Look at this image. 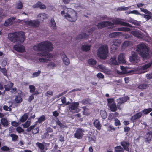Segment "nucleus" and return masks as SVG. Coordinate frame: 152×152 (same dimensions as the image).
<instances>
[{
    "mask_svg": "<svg viewBox=\"0 0 152 152\" xmlns=\"http://www.w3.org/2000/svg\"><path fill=\"white\" fill-rule=\"evenodd\" d=\"M35 51H41L39 56L44 57L47 56L48 58H51L53 55L49 52L52 51L53 49V45L52 43L48 41H43L38 44L34 45L33 47Z\"/></svg>",
    "mask_w": 152,
    "mask_h": 152,
    "instance_id": "f257e3e1",
    "label": "nucleus"
},
{
    "mask_svg": "<svg viewBox=\"0 0 152 152\" xmlns=\"http://www.w3.org/2000/svg\"><path fill=\"white\" fill-rule=\"evenodd\" d=\"M113 22V23H112L111 22L109 21H103L99 23L96 25V26L99 29H101L104 27L112 26L114 24H119L124 26L132 27V25L126 22L122 21L120 19L114 20Z\"/></svg>",
    "mask_w": 152,
    "mask_h": 152,
    "instance_id": "f03ea898",
    "label": "nucleus"
},
{
    "mask_svg": "<svg viewBox=\"0 0 152 152\" xmlns=\"http://www.w3.org/2000/svg\"><path fill=\"white\" fill-rule=\"evenodd\" d=\"M9 40L14 43H23L25 39V33L23 31H16L8 34Z\"/></svg>",
    "mask_w": 152,
    "mask_h": 152,
    "instance_id": "7ed1b4c3",
    "label": "nucleus"
},
{
    "mask_svg": "<svg viewBox=\"0 0 152 152\" xmlns=\"http://www.w3.org/2000/svg\"><path fill=\"white\" fill-rule=\"evenodd\" d=\"M136 51L143 59H146L149 55V48L144 43H141L137 46Z\"/></svg>",
    "mask_w": 152,
    "mask_h": 152,
    "instance_id": "20e7f679",
    "label": "nucleus"
},
{
    "mask_svg": "<svg viewBox=\"0 0 152 152\" xmlns=\"http://www.w3.org/2000/svg\"><path fill=\"white\" fill-rule=\"evenodd\" d=\"M108 53V48L107 45L101 46L98 49L97 55L101 59H105L107 57Z\"/></svg>",
    "mask_w": 152,
    "mask_h": 152,
    "instance_id": "39448f33",
    "label": "nucleus"
},
{
    "mask_svg": "<svg viewBox=\"0 0 152 152\" xmlns=\"http://www.w3.org/2000/svg\"><path fill=\"white\" fill-rule=\"evenodd\" d=\"M65 17L69 21L71 22H75L77 19V14L75 12L72 11L69 13H66Z\"/></svg>",
    "mask_w": 152,
    "mask_h": 152,
    "instance_id": "423d86ee",
    "label": "nucleus"
},
{
    "mask_svg": "<svg viewBox=\"0 0 152 152\" xmlns=\"http://www.w3.org/2000/svg\"><path fill=\"white\" fill-rule=\"evenodd\" d=\"M94 30V28H92L88 31V34H87L86 33H82L76 37V39L79 40L87 38L90 35V33H93Z\"/></svg>",
    "mask_w": 152,
    "mask_h": 152,
    "instance_id": "0eeeda50",
    "label": "nucleus"
},
{
    "mask_svg": "<svg viewBox=\"0 0 152 152\" xmlns=\"http://www.w3.org/2000/svg\"><path fill=\"white\" fill-rule=\"evenodd\" d=\"M25 23L26 25L34 28L38 27L40 25V21L37 19L26 21Z\"/></svg>",
    "mask_w": 152,
    "mask_h": 152,
    "instance_id": "6e6552de",
    "label": "nucleus"
},
{
    "mask_svg": "<svg viewBox=\"0 0 152 152\" xmlns=\"http://www.w3.org/2000/svg\"><path fill=\"white\" fill-rule=\"evenodd\" d=\"M140 9L142 12L145 13V14H141V15L145 18L147 20H148L152 18V14L150 11L144 9L143 7L140 8Z\"/></svg>",
    "mask_w": 152,
    "mask_h": 152,
    "instance_id": "1a4fd4ad",
    "label": "nucleus"
},
{
    "mask_svg": "<svg viewBox=\"0 0 152 152\" xmlns=\"http://www.w3.org/2000/svg\"><path fill=\"white\" fill-rule=\"evenodd\" d=\"M84 130L81 128H78L74 134V137L78 139H81L84 135Z\"/></svg>",
    "mask_w": 152,
    "mask_h": 152,
    "instance_id": "9d476101",
    "label": "nucleus"
},
{
    "mask_svg": "<svg viewBox=\"0 0 152 152\" xmlns=\"http://www.w3.org/2000/svg\"><path fill=\"white\" fill-rule=\"evenodd\" d=\"M129 60L131 62L137 63L140 61V57H138L135 52H132V55L129 57Z\"/></svg>",
    "mask_w": 152,
    "mask_h": 152,
    "instance_id": "9b49d317",
    "label": "nucleus"
},
{
    "mask_svg": "<svg viewBox=\"0 0 152 152\" xmlns=\"http://www.w3.org/2000/svg\"><path fill=\"white\" fill-rule=\"evenodd\" d=\"M145 142L149 143L152 140V131L147 132L144 136Z\"/></svg>",
    "mask_w": 152,
    "mask_h": 152,
    "instance_id": "f8f14e48",
    "label": "nucleus"
},
{
    "mask_svg": "<svg viewBox=\"0 0 152 152\" xmlns=\"http://www.w3.org/2000/svg\"><path fill=\"white\" fill-rule=\"evenodd\" d=\"M13 49L16 51L20 53H23L25 51V47L22 45H15L13 46Z\"/></svg>",
    "mask_w": 152,
    "mask_h": 152,
    "instance_id": "ddd939ff",
    "label": "nucleus"
},
{
    "mask_svg": "<svg viewBox=\"0 0 152 152\" xmlns=\"http://www.w3.org/2000/svg\"><path fill=\"white\" fill-rule=\"evenodd\" d=\"M15 19V17H11L7 20L4 23V26L8 27L10 25H12L15 23L14 20Z\"/></svg>",
    "mask_w": 152,
    "mask_h": 152,
    "instance_id": "4468645a",
    "label": "nucleus"
},
{
    "mask_svg": "<svg viewBox=\"0 0 152 152\" xmlns=\"http://www.w3.org/2000/svg\"><path fill=\"white\" fill-rule=\"evenodd\" d=\"M129 99V98L128 96L120 98L117 104L118 108V109H120L121 104L126 102Z\"/></svg>",
    "mask_w": 152,
    "mask_h": 152,
    "instance_id": "2eb2a0df",
    "label": "nucleus"
},
{
    "mask_svg": "<svg viewBox=\"0 0 152 152\" xmlns=\"http://www.w3.org/2000/svg\"><path fill=\"white\" fill-rule=\"evenodd\" d=\"M121 145L124 149V150L129 152V147L130 145V143L129 141H122L121 142Z\"/></svg>",
    "mask_w": 152,
    "mask_h": 152,
    "instance_id": "dca6fc26",
    "label": "nucleus"
},
{
    "mask_svg": "<svg viewBox=\"0 0 152 152\" xmlns=\"http://www.w3.org/2000/svg\"><path fill=\"white\" fill-rule=\"evenodd\" d=\"M48 15L45 13H40L37 15V19L39 21L43 22L45 20L48 18Z\"/></svg>",
    "mask_w": 152,
    "mask_h": 152,
    "instance_id": "f3484780",
    "label": "nucleus"
},
{
    "mask_svg": "<svg viewBox=\"0 0 152 152\" xmlns=\"http://www.w3.org/2000/svg\"><path fill=\"white\" fill-rule=\"evenodd\" d=\"M48 26L53 30L56 29V25L55 21L53 18H52L50 22L48 23Z\"/></svg>",
    "mask_w": 152,
    "mask_h": 152,
    "instance_id": "a211bd4d",
    "label": "nucleus"
},
{
    "mask_svg": "<svg viewBox=\"0 0 152 152\" xmlns=\"http://www.w3.org/2000/svg\"><path fill=\"white\" fill-rule=\"evenodd\" d=\"M62 58L64 63L66 65H68L70 64L69 59L68 58L66 54L64 53H61L60 54Z\"/></svg>",
    "mask_w": 152,
    "mask_h": 152,
    "instance_id": "6ab92c4d",
    "label": "nucleus"
},
{
    "mask_svg": "<svg viewBox=\"0 0 152 152\" xmlns=\"http://www.w3.org/2000/svg\"><path fill=\"white\" fill-rule=\"evenodd\" d=\"M14 85L13 83L9 81L7 82V84L4 85L5 90L4 92L10 91Z\"/></svg>",
    "mask_w": 152,
    "mask_h": 152,
    "instance_id": "aec40b11",
    "label": "nucleus"
},
{
    "mask_svg": "<svg viewBox=\"0 0 152 152\" xmlns=\"http://www.w3.org/2000/svg\"><path fill=\"white\" fill-rule=\"evenodd\" d=\"M93 124L94 126L98 130H101L102 125L99 120L95 119L94 121Z\"/></svg>",
    "mask_w": 152,
    "mask_h": 152,
    "instance_id": "412c9836",
    "label": "nucleus"
},
{
    "mask_svg": "<svg viewBox=\"0 0 152 152\" xmlns=\"http://www.w3.org/2000/svg\"><path fill=\"white\" fill-rule=\"evenodd\" d=\"M141 112H139L136 113L132 116L131 118V120L133 122H134L136 120L140 118L142 116Z\"/></svg>",
    "mask_w": 152,
    "mask_h": 152,
    "instance_id": "4be33fe9",
    "label": "nucleus"
},
{
    "mask_svg": "<svg viewBox=\"0 0 152 152\" xmlns=\"http://www.w3.org/2000/svg\"><path fill=\"white\" fill-rule=\"evenodd\" d=\"M79 103L78 102H72L70 106L69 107V109L70 111L73 110H75L78 107Z\"/></svg>",
    "mask_w": 152,
    "mask_h": 152,
    "instance_id": "5701e85b",
    "label": "nucleus"
},
{
    "mask_svg": "<svg viewBox=\"0 0 152 152\" xmlns=\"http://www.w3.org/2000/svg\"><path fill=\"white\" fill-rule=\"evenodd\" d=\"M132 45V42L129 41H126L124 42L121 46V49H125L130 45Z\"/></svg>",
    "mask_w": 152,
    "mask_h": 152,
    "instance_id": "b1692460",
    "label": "nucleus"
},
{
    "mask_svg": "<svg viewBox=\"0 0 152 152\" xmlns=\"http://www.w3.org/2000/svg\"><path fill=\"white\" fill-rule=\"evenodd\" d=\"M124 53H121L118 57V60L119 64L121 63H126L125 60L124 58Z\"/></svg>",
    "mask_w": 152,
    "mask_h": 152,
    "instance_id": "393cba45",
    "label": "nucleus"
},
{
    "mask_svg": "<svg viewBox=\"0 0 152 152\" xmlns=\"http://www.w3.org/2000/svg\"><path fill=\"white\" fill-rule=\"evenodd\" d=\"M110 63L113 65H117L119 64L118 62L116 60V56H114L110 59Z\"/></svg>",
    "mask_w": 152,
    "mask_h": 152,
    "instance_id": "a878e982",
    "label": "nucleus"
},
{
    "mask_svg": "<svg viewBox=\"0 0 152 152\" xmlns=\"http://www.w3.org/2000/svg\"><path fill=\"white\" fill-rule=\"evenodd\" d=\"M129 22L134 25L137 26H140L141 24V22L135 20L132 18H130L129 20Z\"/></svg>",
    "mask_w": 152,
    "mask_h": 152,
    "instance_id": "bb28decb",
    "label": "nucleus"
},
{
    "mask_svg": "<svg viewBox=\"0 0 152 152\" xmlns=\"http://www.w3.org/2000/svg\"><path fill=\"white\" fill-rule=\"evenodd\" d=\"M121 34V33L119 32H115L110 33L109 34V37L110 38H115Z\"/></svg>",
    "mask_w": 152,
    "mask_h": 152,
    "instance_id": "cd10ccee",
    "label": "nucleus"
},
{
    "mask_svg": "<svg viewBox=\"0 0 152 152\" xmlns=\"http://www.w3.org/2000/svg\"><path fill=\"white\" fill-rule=\"evenodd\" d=\"M36 144L40 149L41 152H45V151L44 150L45 146L41 142H37L36 143Z\"/></svg>",
    "mask_w": 152,
    "mask_h": 152,
    "instance_id": "c85d7f7f",
    "label": "nucleus"
},
{
    "mask_svg": "<svg viewBox=\"0 0 152 152\" xmlns=\"http://www.w3.org/2000/svg\"><path fill=\"white\" fill-rule=\"evenodd\" d=\"M90 48L91 46L87 44L82 45L81 47V49L83 51L88 52L90 50Z\"/></svg>",
    "mask_w": 152,
    "mask_h": 152,
    "instance_id": "c756f323",
    "label": "nucleus"
},
{
    "mask_svg": "<svg viewBox=\"0 0 152 152\" xmlns=\"http://www.w3.org/2000/svg\"><path fill=\"white\" fill-rule=\"evenodd\" d=\"M116 30L119 31L128 32L131 31V29L128 27H119Z\"/></svg>",
    "mask_w": 152,
    "mask_h": 152,
    "instance_id": "7c9ffc66",
    "label": "nucleus"
},
{
    "mask_svg": "<svg viewBox=\"0 0 152 152\" xmlns=\"http://www.w3.org/2000/svg\"><path fill=\"white\" fill-rule=\"evenodd\" d=\"M152 64V62H151L148 64H145L142 66L141 67L140 69L142 70H146L150 67L151 66Z\"/></svg>",
    "mask_w": 152,
    "mask_h": 152,
    "instance_id": "2f4dec72",
    "label": "nucleus"
},
{
    "mask_svg": "<svg viewBox=\"0 0 152 152\" xmlns=\"http://www.w3.org/2000/svg\"><path fill=\"white\" fill-rule=\"evenodd\" d=\"M110 108L112 111L115 112L117 110L118 107L115 103H113L110 105Z\"/></svg>",
    "mask_w": 152,
    "mask_h": 152,
    "instance_id": "473e14b6",
    "label": "nucleus"
},
{
    "mask_svg": "<svg viewBox=\"0 0 152 152\" xmlns=\"http://www.w3.org/2000/svg\"><path fill=\"white\" fill-rule=\"evenodd\" d=\"M130 33L135 37L137 38H140L141 36L140 33L136 31H132Z\"/></svg>",
    "mask_w": 152,
    "mask_h": 152,
    "instance_id": "72a5a7b5",
    "label": "nucleus"
},
{
    "mask_svg": "<svg viewBox=\"0 0 152 152\" xmlns=\"http://www.w3.org/2000/svg\"><path fill=\"white\" fill-rule=\"evenodd\" d=\"M1 122L2 124L4 127L7 126L8 125V121L6 118H2L1 120Z\"/></svg>",
    "mask_w": 152,
    "mask_h": 152,
    "instance_id": "f704fd0d",
    "label": "nucleus"
},
{
    "mask_svg": "<svg viewBox=\"0 0 152 152\" xmlns=\"http://www.w3.org/2000/svg\"><path fill=\"white\" fill-rule=\"evenodd\" d=\"M15 100L16 103L20 104L22 101V99L20 96L17 95L15 96Z\"/></svg>",
    "mask_w": 152,
    "mask_h": 152,
    "instance_id": "c9c22d12",
    "label": "nucleus"
},
{
    "mask_svg": "<svg viewBox=\"0 0 152 152\" xmlns=\"http://www.w3.org/2000/svg\"><path fill=\"white\" fill-rule=\"evenodd\" d=\"M100 114L103 119H105L107 117V114L104 110H101L100 111Z\"/></svg>",
    "mask_w": 152,
    "mask_h": 152,
    "instance_id": "e433bc0d",
    "label": "nucleus"
},
{
    "mask_svg": "<svg viewBox=\"0 0 152 152\" xmlns=\"http://www.w3.org/2000/svg\"><path fill=\"white\" fill-rule=\"evenodd\" d=\"M114 149L115 152H124V151L123 148L121 146L115 147Z\"/></svg>",
    "mask_w": 152,
    "mask_h": 152,
    "instance_id": "4c0bfd02",
    "label": "nucleus"
},
{
    "mask_svg": "<svg viewBox=\"0 0 152 152\" xmlns=\"http://www.w3.org/2000/svg\"><path fill=\"white\" fill-rule=\"evenodd\" d=\"M39 92L38 91H37L35 93H32L31 95L29 98L28 99V101L29 102H31L34 99V95H37L38 94H39Z\"/></svg>",
    "mask_w": 152,
    "mask_h": 152,
    "instance_id": "58836bf2",
    "label": "nucleus"
},
{
    "mask_svg": "<svg viewBox=\"0 0 152 152\" xmlns=\"http://www.w3.org/2000/svg\"><path fill=\"white\" fill-rule=\"evenodd\" d=\"M88 62L91 65H95L96 64L97 61L93 58H91L88 60Z\"/></svg>",
    "mask_w": 152,
    "mask_h": 152,
    "instance_id": "ea45409f",
    "label": "nucleus"
},
{
    "mask_svg": "<svg viewBox=\"0 0 152 152\" xmlns=\"http://www.w3.org/2000/svg\"><path fill=\"white\" fill-rule=\"evenodd\" d=\"M148 87V85L146 83H142L139 85L138 88L140 89H145Z\"/></svg>",
    "mask_w": 152,
    "mask_h": 152,
    "instance_id": "a19ab883",
    "label": "nucleus"
},
{
    "mask_svg": "<svg viewBox=\"0 0 152 152\" xmlns=\"http://www.w3.org/2000/svg\"><path fill=\"white\" fill-rule=\"evenodd\" d=\"M29 89H30V92L32 94L35 93L37 91L36 90L35 86L33 85H30L29 86Z\"/></svg>",
    "mask_w": 152,
    "mask_h": 152,
    "instance_id": "79ce46f5",
    "label": "nucleus"
},
{
    "mask_svg": "<svg viewBox=\"0 0 152 152\" xmlns=\"http://www.w3.org/2000/svg\"><path fill=\"white\" fill-rule=\"evenodd\" d=\"M152 111V108H148V109H145L142 110V112L143 114L145 115H147L150 112Z\"/></svg>",
    "mask_w": 152,
    "mask_h": 152,
    "instance_id": "37998d69",
    "label": "nucleus"
},
{
    "mask_svg": "<svg viewBox=\"0 0 152 152\" xmlns=\"http://www.w3.org/2000/svg\"><path fill=\"white\" fill-rule=\"evenodd\" d=\"M113 45L118 47L120 46L121 43V40L118 39L114 40L113 42Z\"/></svg>",
    "mask_w": 152,
    "mask_h": 152,
    "instance_id": "c03bdc74",
    "label": "nucleus"
},
{
    "mask_svg": "<svg viewBox=\"0 0 152 152\" xmlns=\"http://www.w3.org/2000/svg\"><path fill=\"white\" fill-rule=\"evenodd\" d=\"M56 66L55 64L53 62H51L49 63L47 66V67L49 69H53Z\"/></svg>",
    "mask_w": 152,
    "mask_h": 152,
    "instance_id": "a18cd8bd",
    "label": "nucleus"
},
{
    "mask_svg": "<svg viewBox=\"0 0 152 152\" xmlns=\"http://www.w3.org/2000/svg\"><path fill=\"white\" fill-rule=\"evenodd\" d=\"M28 117V115L27 114H24L21 117L20 119V121L22 122H23L27 119Z\"/></svg>",
    "mask_w": 152,
    "mask_h": 152,
    "instance_id": "49530a36",
    "label": "nucleus"
},
{
    "mask_svg": "<svg viewBox=\"0 0 152 152\" xmlns=\"http://www.w3.org/2000/svg\"><path fill=\"white\" fill-rule=\"evenodd\" d=\"M90 99L89 98H86L83 99L82 101V103L84 105L88 104H90Z\"/></svg>",
    "mask_w": 152,
    "mask_h": 152,
    "instance_id": "de8ad7c7",
    "label": "nucleus"
},
{
    "mask_svg": "<svg viewBox=\"0 0 152 152\" xmlns=\"http://www.w3.org/2000/svg\"><path fill=\"white\" fill-rule=\"evenodd\" d=\"M10 136L12 138V140L14 141H16L18 139V136L14 134H12L10 135Z\"/></svg>",
    "mask_w": 152,
    "mask_h": 152,
    "instance_id": "09e8293b",
    "label": "nucleus"
},
{
    "mask_svg": "<svg viewBox=\"0 0 152 152\" xmlns=\"http://www.w3.org/2000/svg\"><path fill=\"white\" fill-rule=\"evenodd\" d=\"M56 123L60 127L61 129L66 127V126L61 123L59 120H58L56 121Z\"/></svg>",
    "mask_w": 152,
    "mask_h": 152,
    "instance_id": "8fccbe9b",
    "label": "nucleus"
},
{
    "mask_svg": "<svg viewBox=\"0 0 152 152\" xmlns=\"http://www.w3.org/2000/svg\"><path fill=\"white\" fill-rule=\"evenodd\" d=\"M0 71H1L3 75L6 76L7 77L8 75L7 73V71L5 68H1L0 66Z\"/></svg>",
    "mask_w": 152,
    "mask_h": 152,
    "instance_id": "3c124183",
    "label": "nucleus"
},
{
    "mask_svg": "<svg viewBox=\"0 0 152 152\" xmlns=\"http://www.w3.org/2000/svg\"><path fill=\"white\" fill-rule=\"evenodd\" d=\"M127 14H129L130 13L134 14L136 15H141V14L139 13L138 11L137 10H134L133 11H129V12H127Z\"/></svg>",
    "mask_w": 152,
    "mask_h": 152,
    "instance_id": "603ef678",
    "label": "nucleus"
},
{
    "mask_svg": "<svg viewBox=\"0 0 152 152\" xmlns=\"http://www.w3.org/2000/svg\"><path fill=\"white\" fill-rule=\"evenodd\" d=\"M1 149L2 151L6 152H10L9 148L6 146H4L1 148Z\"/></svg>",
    "mask_w": 152,
    "mask_h": 152,
    "instance_id": "864d4df0",
    "label": "nucleus"
},
{
    "mask_svg": "<svg viewBox=\"0 0 152 152\" xmlns=\"http://www.w3.org/2000/svg\"><path fill=\"white\" fill-rule=\"evenodd\" d=\"M114 125L116 126H119L121 125V123L119 120L117 118H115Z\"/></svg>",
    "mask_w": 152,
    "mask_h": 152,
    "instance_id": "5fc2aeb1",
    "label": "nucleus"
},
{
    "mask_svg": "<svg viewBox=\"0 0 152 152\" xmlns=\"http://www.w3.org/2000/svg\"><path fill=\"white\" fill-rule=\"evenodd\" d=\"M41 72L40 70H38L37 72L33 73L32 74V77L34 78L38 77L40 75Z\"/></svg>",
    "mask_w": 152,
    "mask_h": 152,
    "instance_id": "6e6d98bb",
    "label": "nucleus"
},
{
    "mask_svg": "<svg viewBox=\"0 0 152 152\" xmlns=\"http://www.w3.org/2000/svg\"><path fill=\"white\" fill-rule=\"evenodd\" d=\"M45 120V116L44 115H42L38 118V121L39 123H41L44 121Z\"/></svg>",
    "mask_w": 152,
    "mask_h": 152,
    "instance_id": "4d7b16f0",
    "label": "nucleus"
},
{
    "mask_svg": "<svg viewBox=\"0 0 152 152\" xmlns=\"http://www.w3.org/2000/svg\"><path fill=\"white\" fill-rule=\"evenodd\" d=\"M128 9V7H125L124 6H121L119 7L118 10L120 11H125L127 10Z\"/></svg>",
    "mask_w": 152,
    "mask_h": 152,
    "instance_id": "13d9d810",
    "label": "nucleus"
},
{
    "mask_svg": "<svg viewBox=\"0 0 152 152\" xmlns=\"http://www.w3.org/2000/svg\"><path fill=\"white\" fill-rule=\"evenodd\" d=\"M41 3H42L41 2L39 1L34 5L33 7L34 8L39 7Z\"/></svg>",
    "mask_w": 152,
    "mask_h": 152,
    "instance_id": "bf43d9fd",
    "label": "nucleus"
},
{
    "mask_svg": "<svg viewBox=\"0 0 152 152\" xmlns=\"http://www.w3.org/2000/svg\"><path fill=\"white\" fill-rule=\"evenodd\" d=\"M39 132V129L37 127L36 128L34 129H33L32 131V133L34 134H36L37 133H38Z\"/></svg>",
    "mask_w": 152,
    "mask_h": 152,
    "instance_id": "052dcab7",
    "label": "nucleus"
},
{
    "mask_svg": "<svg viewBox=\"0 0 152 152\" xmlns=\"http://www.w3.org/2000/svg\"><path fill=\"white\" fill-rule=\"evenodd\" d=\"M16 131L19 133L23 132L24 130L20 127H18L16 128Z\"/></svg>",
    "mask_w": 152,
    "mask_h": 152,
    "instance_id": "680f3d73",
    "label": "nucleus"
},
{
    "mask_svg": "<svg viewBox=\"0 0 152 152\" xmlns=\"http://www.w3.org/2000/svg\"><path fill=\"white\" fill-rule=\"evenodd\" d=\"M115 119L113 113L110 114L108 116V119L109 120H112Z\"/></svg>",
    "mask_w": 152,
    "mask_h": 152,
    "instance_id": "e2e57ef3",
    "label": "nucleus"
},
{
    "mask_svg": "<svg viewBox=\"0 0 152 152\" xmlns=\"http://www.w3.org/2000/svg\"><path fill=\"white\" fill-rule=\"evenodd\" d=\"M23 5L22 3L20 2L18 4L17 8L18 9H21L23 7Z\"/></svg>",
    "mask_w": 152,
    "mask_h": 152,
    "instance_id": "0e129e2a",
    "label": "nucleus"
},
{
    "mask_svg": "<svg viewBox=\"0 0 152 152\" xmlns=\"http://www.w3.org/2000/svg\"><path fill=\"white\" fill-rule=\"evenodd\" d=\"M97 76L98 78L103 79L104 77V75L100 72L98 73Z\"/></svg>",
    "mask_w": 152,
    "mask_h": 152,
    "instance_id": "69168bd1",
    "label": "nucleus"
},
{
    "mask_svg": "<svg viewBox=\"0 0 152 152\" xmlns=\"http://www.w3.org/2000/svg\"><path fill=\"white\" fill-rule=\"evenodd\" d=\"M30 125V123L29 122H26L23 125V127L24 128H28Z\"/></svg>",
    "mask_w": 152,
    "mask_h": 152,
    "instance_id": "338daca9",
    "label": "nucleus"
},
{
    "mask_svg": "<svg viewBox=\"0 0 152 152\" xmlns=\"http://www.w3.org/2000/svg\"><path fill=\"white\" fill-rule=\"evenodd\" d=\"M39 61L41 62L47 63V61H48V60L43 58H40L39 59Z\"/></svg>",
    "mask_w": 152,
    "mask_h": 152,
    "instance_id": "774afa93",
    "label": "nucleus"
}]
</instances>
